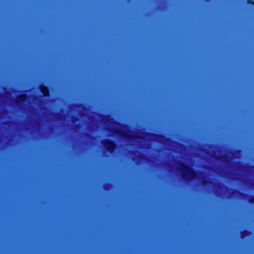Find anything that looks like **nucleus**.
Listing matches in <instances>:
<instances>
[{
	"label": "nucleus",
	"mask_w": 254,
	"mask_h": 254,
	"mask_svg": "<svg viewBox=\"0 0 254 254\" xmlns=\"http://www.w3.org/2000/svg\"><path fill=\"white\" fill-rule=\"evenodd\" d=\"M215 154H216V153H214V154H213L212 155L215 157H217V155ZM227 156V155H224L223 157L222 156L218 157V158L219 159H222L225 161L227 162V161H228V160H227V159L226 158Z\"/></svg>",
	"instance_id": "obj_8"
},
{
	"label": "nucleus",
	"mask_w": 254,
	"mask_h": 254,
	"mask_svg": "<svg viewBox=\"0 0 254 254\" xmlns=\"http://www.w3.org/2000/svg\"><path fill=\"white\" fill-rule=\"evenodd\" d=\"M174 170L179 171L182 177L187 180H190L196 177L201 181L203 185H205L207 183L206 177L203 174L195 173L190 167L184 164L175 162L174 166L169 171H172Z\"/></svg>",
	"instance_id": "obj_2"
},
{
	"label": "nucleus",
	"mask_w": 254,
	"mask_h": 254,
	"mask_svg": "<svg viewBox=\"0 0 254 254\" xmlns=\"http://www.w3.org/2000/svg\"><path fill=\"white\" fill-rule=\"evenodd\" d=\"M248 3L254 4V0H248Z\"/></svg>",
	"instance_id": "obj_10"
},
{
	"label": "nucleus",
	"mask_w": 254,
	"mask_h": 254,
	"mask_svg": "<svg viewBox=\"0 0 254 254\" xmlns=\"http://www.w3.org/2000/svg\"><path fill=\"white\" fill-rule=\"evenodd\" d=\"M27 96L25 95H21L16 98V104L17 105H22L26 102H27L28 103H29V101H27Z\"/></svg>",
	"instance_id": "obj_4"
},
{
	"label": "nucleus",
	"mask_w": 254,
	"mask_h": 254,
	"mask_svg": "<svg viewBox=\"0 0 254 254\" xmlns=\"http://www.w3.org/2000/svg\"><path fill=\"white\" fill-rule=\"evenodd\" d=\"M137 157H138V159L136 158H133V160L135 161L136 164L142 163L144 161V158L141 155H139Z\"/></svg>",
	"instance_id": "obj_7"
},
{
	"label": "nucleus",
	"mask_w": 254,
	"mask_h": 254,
	"mask_svg": "<svg viewBox=\"0 0 254 254\" xmlns=\"http://www.w3.org/2000/svg\"><path fill=\"white\" fill-rule=\"evenodd\" d=\"M102 143L104 144L105 147L107 150L111 153L113 152L115 147V143L109 140H104L102 141Z\"/></svg>",
	"instance_id": "obj_3"
},
{
	"label": "nucleus",
	"mask_w": 254,
	"mask_h": 254,
	"mask_svg": "<svg viewBox=\"0 0 254 254\" xmlns=\"http://www.w3.org/2000/svg\"><path fill=\"white\" fill-rule=\"evenodd\" d=\"M104 188L105 190H108L111 188V186L110 185H105Z\"/></svg>",
	"instance_id": "obj_9"
},
{
	"label": "nucleus",
	"mask_w": 254,
	"mask_h": 254,
	"mask_svg": "<svg viewBox=\"0 0 254 254\" xmlns=\"http://www.w3.org/2000/svg\"><path fill=\"white\" fill-rule=\"evenodd\" d=\"M40 90L41 92L43 93V95L44 96H49V91L47 87L41 85L40 87Z\"/></svg>",
	"instance_id": "obj_6"
},
{
	"label": "nucleus",
	"mask_w": 254,
	"mask_h": 254,
	"mask_svg": "<svg viewBox=\"0 0 254 254\" xmlns=\"http://www.w3.org/2000/svg\"><path fill=\"white\" fill-rule=\"evenodd\" d=\"M227 190V189L224 186H218V189L216 190L217 194L219 196H222L223 194L222 192L225 191Z\"/></svg>",
	"instance_id": "obj_5"
},
{
	"label": "nucleus",
	"mask_w": 254,
	"mask_h": 254,
	"mask_svg": "<svg viewBox=\"0 0 254 254\" xmlns=\"http://www.w3.org/2000/svg\"><path fill=\"white\" fill-rule=\"evenodd\" d=\"M97 116L101 119L106 129L111 132L110 135L120 137L121 139L129 142L130 145H137L142 148H147L150 145L149 141L154 140L166 145L173 144V146H180L176 143H172L170 139H166L163 136L142 133L141 136H138L133 134L126 127L115 122L114 119L110 118L109 116L104 118Z\"/></svg>",
	"instance_id": "obj_1"
}]
</instances>
